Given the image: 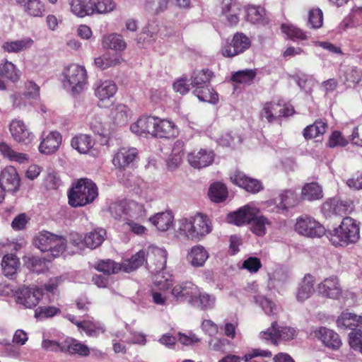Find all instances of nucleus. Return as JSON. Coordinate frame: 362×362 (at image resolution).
Wrapping results in <instances>:
<instances>
[{
  "instance_id": "5701e85b",
  "label": "nucleus",
  "mask_w": 362,
  "mask_h": 362,
  "mask_svg": "<svg viewBox=\"0 0 362 362\" xmlns=\"http://www.w3.org/2000/svg\"><path fill=\"white\" fill-rule=\"evenodd\" d=\"M147 264L149 263L156 266V270H163L165 267L167 254L165 250L158 247L149 248L146 252Z\"/></svg>"
},
{
  "instance_id": "c756f323",
  "label": "nucleus",
  "mask_w": 362,
  "mask_h": 362,
  "mask_svg": "<svg viewBox=\"0 0 362 362\" xmlns=\"http://www.w3.org/2000/svg\"><path fill=\"white\" fill-rule=\"evenodd\" d=\"M0 153L4 158L11 162H17L21 164L28 160V154L16 151L5 141L0 142Z\"/></svg>"
},
{
  "instance_id": "a211bd4d",
  "label": "nucleus",
  "mask_w": 362,
  "mask_h": 362,
  "mask_svg": "<svg viewBox=\"0 0 362 362\" xmlns=\"http://www.w3.org/2000/svg\"><path fill=\"white\" fill-rule=\"evenodd\" d=\"M214 158L212 151L200 149L198 152H192L188 154L189 163L194 168H202L211 165Z\"/></svg>"
},
{
  "instance_id": "f03ea898",
  "label": "nucleus",
  "mask_w": 362,
  "mask_h": 362,
  "mask_svg": "<svg viewBox=\"0 0 362 362\" xmlns=\"http://www.w3.org/2000/svg\"><path fill=\"white\" fill-rule=\"evenodd\" d=\"M212 231V225L209 217L197 213L189 218L180 221L177 233L187 240L199 241Z\"/></svg>"
},
{
  "instance_id": "ea45409f",
  "label": "nucleus",
  "mask_w": 362,
  "mask_h": 362,
  "mask_svg": "<svg viewBox=\"0 0 362 362\" xmlns=\"http://www.w3.org/2000/svg\"><path fill=\"white\" fill-rule=\"evenodd\" d=\"M94 267L98 272H103L106 275L117 274L120 271H122L121 264L117 263L110 259L98 261Z\"/></svg>"
},
{
  "instance_id": "473e14b6",
  "label": "nucleus",
  "mask_w": 362,
  "mask_h": 362,
  "mask_svg": "<svg viewBox=\"0 0 362 362\" xmlns=\"http://www.w3.org/2000/svg\"><path fill=\"white\" fill-rule=\"evenodd\" d=\"M318 293L331 298H337L340 294L337 279L334 277L329 278L318 284Z\"/></svg>"
},
{
  "instance_id": "37998d69",
  "label": "nucleus",
  "mask_w": 362,
  "mask_h": 362,
  "mask_svg": "<svg viewBox=\"0 0 362 362\" xmlns=\"http://www.w3.org/2000/svg\"><path fill=\"white\" fill-rule=\"evenodd\" d=\"M191 264L194 267H202L209 257V254L202 245L194 246L188 255Z\"/></svg>"
},
{
  "instance_id": "7c9ffc66",
  "label": "nucleus",
  "mask_w": 362,
  "mask_h": 362,
  "mask_svg": "<svg viewBox=\"0 0 362 362\" xmlns=\"http://www.w3.org/2000/svg\"><path fill=\"white\" fill-rule=\"evenodd\" d=\"M149 221L158 230L166 231L173 226L174 216L171 211H166L156 214Z\"/></svg>"
},
{
  "instance_id": "e433bc0d",
  "label": "nucleus",
  "mask_w": 362,
  "mask_h": 362,
  "mask_svg": "<svg viewBox=\"0 0 362 362\" xmlns=\"http://www.w3.org/2000/svg\"><path fill=\"white\" fill-rule=\"evenodd\" d=\"M144 262L147 264L146 255V252L141 250L130 259L124 260L121 266H122V271L129 273L142 266Z\"/></svg>"
},
{
  "instance_id": "aec40b11",
  "label": "nucleus",
  "mask_w": 362,
  "mask_h": 362,
  "mask_svg": "<svg viewBox=\"0 0 362 362\" xmlns=\"http://www.w3.org/2000/svg\"><path fill=\"white\" fill-rule=\"evenodd\" d=\"M177 133V128L173 122L156 117L153 137L170 139L175 137Z\"/></svg>"
},
{
  "instance_id": "49530a36",
  "label": "nucleus",
  "mask_w": 362,
  "mask_h": 362,
  "mask_svg": "<svg viewBox=\"0 0 362 362\" xmlns=\"http://www.w3.org/2000/svg\"><path fill=\"white\" fill-rule=\"evenodd\" d=\"M213 77L214 73L209 69L194 71L191 77V85L193 88H195L208 84Z\"/></svg>"
},
{
  "instance_id": "a878e982",
  "label": "nucleus",
  "mask_w": 362,
  "mask_h": 362,
  "mask_svg": "<svg viewBox=\"0 0 362 362\" xmlns=\"http://www.w3.org/2000/svg\"><path fill=\"white\" fill-rule=\"evenodd\" d=\"M34 44L30 37L5 42L1 47L4 52L8 53H19L30 49Z\"/></svg>"
},
{
  "instance_id": "338daca9",
  "label": "nucleus",
  "mask_w": 362,
  "mask_h": 362,
  "mask_svg": "<svg viewBox=\"0 0 362 362\" xmlns=\"http://www.w3.org/2000/svg\"><path fill=\"white\" fill-rule=\"evenodd\" d=\"M349 344L355 350L362 353V331L357 329L349 334Z\"/></svg>"
},
{
  "instance_id": "680f3d73",
  "label": "nucleus",
  "mask_w": 362,
  "mask_h": 362,
  "mask_svg": "<svg viewBox=\"0 0 362 362\" xmlns=\"http://www.w3.org/2000/svg\"><path fill=\"white\" fill-rule=\"evenodd\" d=\"M262 267L260 259L256 257H250L242 264V268L246 269L251 274L257 273Z\"/></svg>"
},
{
  "instance_id": "cd10ccee",
  "label": "nucleus",
  "mask_w": 362,
  "mask_h": 362,
  "mask_svg": "<svg viewBox=\"0 0 362 362\" xmlns=\"http://www.w3.org/2000/svg\"><path fill=\"white\" fill-rule=\"evenodd\" d=\"M185 155V143L182 140H177L173 146L172 152L167 160L169 169L174 170L182 163Z\"/></svg>"
},
{
  "instance_id": "de8ad7c7",
  "label": "nucleus",
  "mask_w": 362,
  "mask_h": 362,
  "mask_svg": "<svg viewBox=\"0 0 362 362\" xmlns=\"http://www.w3.org/2000/svg\"><path fill=\"white\" fill-rule=\"evenodd\" d=\"M259 214L256 213L248 224L250 225L252 233L258 236H262L266 233V225H269V222L266 217L259 216Z\"/></svg>"
},
{
  "instance_id": "a19ab883",
  "label": "nucleus",
  "mask_w": 362,
  "mask_h": 362,
  "mask_svg": "<svg viewBox=\"0 0 362 362\" xmlns=\"http://www.w3.org/2000/svg\"><path fill=\"white\" fill-rule=\"evenodd\" d=\"M314 283L315 278L313 276L310 274L305 276L297 293V298L299 301L305 300L314 293Z\"/></svg>"
},
{
  "instance_id": "79ce46f5",
  "label": "nucleus",
  "mask_w": 362,
  "mask_h": 362,
  "mask_svg": "<svg viewBox=\"0 0 362 362\" xmlns=\"http://www.w3.org/2000/svg\"><path fill=\"white\" fill-rule=\"evenodd\" d=\"M210 199L216 203H220L226 199L228 197V189L221 182H214L211 185L209 189Z\"/></svg>"
},
{
  "instance_id": "6e6d98bb",
  "label": "nucleus",
  "mask_w": 362,
  "mask_h": 362,
  "mask_svg": "<svg viewBox=\"0 0 362 362\" xmlns=\"http://www.w3.org/2000/svg\"><path fill=\"white\" fill-rule=\"evenodd\" d=\"M256 76V71L252 69L238 71L232 75L233 81L239 83H245L252 81Z\"/></svg>"
},
{
  "instance_id": "6e6552de",
  "label": "nucleus",
  "mask_w": 362,
  "mask_h": 362,
  "mask_svg": "<svg viewBox=\"0 0 362 362\" xmlns=\"http://www.w3.org/2000/svg\"><path fill=\"white\" fill-rule=\"evenodd\" d=\"M250 39L243 33H236L230 43L223 45L221 49V54L225 57H233L239 55L251 46Z\"/></svg>"
},
{
  "instance_id": "20e7f679",
  "label": "nucleus",
  "mask_w": 362,
  "mask_h": 362,
  "mask_svg": "<svg viewBox=\"0 0 362 362\" xmlns=\"http://www.w3.org/2000/svg\"><path fill=\"white\" fill-rule=\"evenodd\" d=\"M67 240L48 231L41 232L35 239V244L42 252H50L53 257H59L66 247Z\"/></svg>"
},
{
  "instance_id": "dca6fc26",
  "label": "nucleus",
  "mask_w": 362,
  "mask_h": 362,
  "mask_svg": "<svg viewBox=\"0 0 362 362\" xmlns=\"http://www.w3.org/2000/svg\"><path fill=\"white\" fill-rule=\"evenodd\" d=\"M256 213H259V209L247 204L235 212L230 213L228 215V221L236 226L248 224Z\"/></svg>"
},
{
  "instance_id": "bf43d9fd",
  "label": "nucleus",
  "mask_w": 362,
  "mask_h": 362,
  "mask_svg": "<svg viewBox=\"0 0 362 362\" xmlns=\"http://www.w3.org/2000/svg\"><path fill=\"white\" fill-rule=\"evenodd\" d=\"M83 331L85 332L87 336L91 337H96L100 333H104L105 332V329L101 325V324L98 322L86 320Z\"/></svg>"
},
{
  "instance_id": "a18cd8bd",
  "label": "nucleus",
  "mask_w": 362,
  "mask_h": 362,
  "mask_svg": "<svg viewBox=\"0 0 362 362\" xmlns=\"http://www.w3.org/2000/svg\"><path fill=\"white\" fill-rule=\"evenodd\" d=\"M0 76L16 82L20 79L21 74L15 64L6 60L0 64Z\"/></svg>"
},
{
  "instance_id": "4be33fe9",
  "label": "nucleus",
  "mask_w": 362,
  "mask_h": 362,
  "mask_svg": "<svg viewBox=\"0 0 362 362\" xmlns=\"http://www.w3.org/2000/svg\"><path fill=\"white\" fill-rule=\"evenodd\" d=\"M71 13L78 18H84L94 13L91 0H69Z\"/></svg>"
},
{
  "instance_id": "603ef678",
  "label": "nucleus",
  "mask_w": 362,
  "mask_h": 362,
  "mask_svg": "<svg viewBox=\"0 0 362 362\" xmlns=\"http://www.w3.org/2000/svg\"><path fill=\"white\" fill-rule=\"evenodd\" d=\"M127 199H123L110 206V212L112 217L116 219H127L126 214L127 210Z\"/></svg>"
},
{
  "instance_id": "4d7b16f0",
  "label": "nucleus",
  "mask_w": 362,
  "mask_h": 362,
  "mask_svg": "<svg viewBox=\"0 0 362 362\" xmlns=\"http://www.w3.org/2000/svg\"><path fill=\"white\" fill-rule=\"evenodd\" d=\"M120 63L119 59L117 57L103 56L95 59V64L100 69H106L111 66H117Z\"/></svg>"
},
{
  "instance_id": "3c124183",
  "label": "nucleus",
  "mask_w": 362,
  "mask_h": 362,
  "mask_svg": "<svg viewBox=\"0 0 362 362\" xmlns=\"http://www.w3.org/2000/svg\"><path fill=\"white\" fill-rule=\"evenodd\" d=\"M222 10L227 17L228 21L230 25H235L239 22L238 13L234 10L236 6L233 4V0H223Z\"/></svg>"
},
{
  "instance_id": "f3484780",
  "label": "nucleus",
  "mask_w": 362,
  "mask_h": 362,
  "mask_svg": "<svg viewBox=\"0 0 362 362\" xmlns=\"http://www.w3.org/2000/svg\"><path fill=\"white\" fill-rule=\"evenodd\" d=\"M0 184L5 192H15L18 190L20 177L13 166H7L1 171Z\"/></svg>"
},
{
  "instance_id": "412c9836",
  "label": "nucleus",
  "mask_w": 362,
  "mask_h": 362,
  "mask_svg": "<svg viewBox=\"0 0 362 362\" xmlns=\"http://www.w3.org/2000/svg\"><path fill=\"white\" fill-rule=\"evenodd\" d=\"M62 349L65 354L78 355L81 357H88L90 354V349L88 345L72 337L65 339V344Z\"/></svg>"
},
{
  "instance_id": "f704fd0d",
  "label": "nucleus",
  "mask_w": 362,
  "mask_h": 362,
  "mask_svg": "<svg viewBox=\"0 0 362 362\" xmlns=\"http://www.w3.org/2000/svg\"><path fill=\"white\" fill-rule=\"evenodd\" d=\"M246 19L252 23L266 24L268 21L265 16L264 8L258 6L247 5L245 6Z\"/></svg>"
},
{
  "instance_id": "0e129e2a",
  "label": "nucleus",
  "mask_w": 362,
  "mask_h": 362,
  "mask_svg": "<svg viewBox=\"0 0 362 362\" xmlns=\"http://www.w3.org/2000/svg\"><path fill=\"white\" fill-rule=\"evenodd\" d=\"M301 197L308 201L317 199V183L313 182L305 185L302 189Z\"/></svg>"
},
{
  "instance_id": "58836bf2",
  "label": "nucleus",
  "mask_w": 362,
  "mask_h": 362,
  "mask_svg": "<svg viewBox=\"0 0 362 362\" xmlns=\"http://www.w3.org/2000/svg\"><path fill=\"white\" fill-rule=\"evenodd\" d=\"M20 265L19 259L13 254L4 255L1 262L3 274L6 276H13L16 274Z\"/></svg>"
},
{
  "instance_id": "b1692460",
  "label": "nucleus",
  "mask_w": 362,
  "mask_h": 362,
  "mask_svg": "<svg viewBox=\"0 0 362 362\" xmlns=\"http://www.w3.org/2000/svg\"><path fill=\"white\" fill-rule=\"evenodd\" d=\"M316 228V221L308 216L299 218L295 225V229L298 233L308 237H315L317 235Z\"/></svg>"
},
{
  "instance_id": "6ab92c4d",
  "label": "nucleus",
  "mask_w": 362,
  "mask_h": 362,
  "mask_svg": "<svg viewBox=\"0 0 362 362\" xmlns=\"http://www.w3.org/2000/svg\"><path fill=\"white\" fill-rule=\"evenodd\" d=\"M156 117L141 116L130 126L131 131L137 134H148L153 136Z\"/></svg>"
},
{
  "instance_id": "c9c22d12",
  "label": "nucleus",
  "mask_w": 362,
  "mask_h": 362,
  "mask_svg": "<svg viewBox=\"0 0 362 362\" xmlns=\"http://www.w3.org/2000/svg\"><path fill=\"white\" fill-rule=\"evenodd\" d=\"M193 93L200 101L216 103L218 100V94L209 83L194 88Z\"/></svg>"
},
{
  "instance_id": "9d476101",
  "label": "nucleus",
  "mask_w": 362,
  "mask_h": 362,
  "mask_svg": "<svg viewBox=\"0 0 362 362\" xmlns=\"http://www.w3.org/2000/svg\"><path fill=\"white\" fill-rule=\"evenodd\" d=\"M199 293V287L189 281L176 284L171 290V294L176 301L182 303L187 301L194 303L195 296Z\"/></svg>"
},
{
  "instance_id": "4468645a",
  "label": "nucleus",
  "mask_w": 362,
  "mask_h": 362,
  "mask_svg": "<svg viewBox=\"0 0 362 362\" xmlns=\"http://www.w3.org/2000/svg\"><path fill=\"white\" fill-rule=\"evenodd\" d=\"M9 131L13 140L19 144H29L33 135L25 122L20 119H13L9 125Z\"/></svg>"
},
{
  "instance_id": "c85d7f7f",
  "label": "nucleus",
  "mask_w": 362,
  "mask_h": 362,
  "mask_svg": "<svg viewBox=\"0 0 362 362\" xmlns=\"http://www.w3.org/2000/svg\"><path fill=\"white\" fill-rule=\"evenodd\" d=\"M127 221L136 220L143 221L147 215L144 205L133 200H127Z\"/></svg>"
},
{
  "instance_id": "1a4fd4ad",
  "label": "nucleus",
  "mask_w": 362,
  "mask_h": 362,
  "mask_svg": "<svg viewBox=\"0 0 362 362\" xmlns=\"http://www.w3.org/2000/svg\"><path fill=\"white\" fill-rule=\"evenodd\" d=\"M43 296V291L37 286H23L16 291V303L25 308H35Z\"/></svg>"
},
{
  "instance_id": "5fc2aeb1",
  "label": "nucleus",
  "mask_w": 362,
  "mask_h": 362,
  "mask_svg": "<svg viewBox=\"0 0 362 362\" xmlns=\"http://www.w3.org/2000/svg\"><path fill=\"white\" fill-rule=\"evenodd\" d=\"M281 30L285 33L291 40H303L307 38L305 33L301 29L293 25H281Z\"/></svg>"
},
{
  "instance_id": "bb28decb",
  "label": "nucleus",
  "mask_w": 362,
  "mask_h": 362,
  "mask_svg": "<svg viewBox=\"0 0 362 362\" xmlns=\"http://www.w3.org/2000/svg\"><path fill=\"white\" fill-rule=\"evenodd\" d=\"M94 141L91 136L86 134L75 135L71 140V147L80 153H87L93 148Z\"/></svg>"
},
{
  "instance_id": "0eeeda50",
  "label": "nucleus",
  "mask_w": 362,
  "mask_h": 362,
  "mask_svg": "<svg viewBox=\"0 0 362 362\" xmlns=\"http://www.w3.org/2000/svg\"><path fill=\"white\" fill-rule=\"evenodd\" d=\"M63 74L74 93H81L87 84V71L84 66L71 64L65 69Z\"/></svg>"
},
{
  "instance_id": "f8f14e48",
  "label": "nucleus",
  "mask_w": 362,
  "mask_h": 362,
  "mask_svg": "<svg viewBox=\"0 0 362 362\" xmlns=\"http://www.w3.org/2000/svg\"><path fill=\"white\" fill-rule=\"evenodd\" d=\"M231 182L246 192L257 194L263 189V185L259 180L248 177L244 173L236 170L230 177Z\"/></svg>"
},
{
  "instance_id": "e2e57ef3",
  "label": "nucleus",
  "mask_w": 362,
  "mask_h": 362,
  "mask_svg": "<svg viewBox=\"0 0 362 362\" xmlns=\"http://www.w3.org/2000/svg\"><path fill=\"white\" fill-rule=\"evenodd\" d=\"M354 209L353 203L349 200L335 199L336 216H343L350 214Z\"/></svg>"
},
{
  "instance_id": "7ed1b4c3",
  "label": "nucleus",
  "mask_w": 362,
  "mask_h": 362,
  "mask_svg": "<svg viewBox=\"0 0 362 362\" xmlns=\"http://www.w3.org/2000/svg\"><path fill=\"white\" fill-rule=\"evenodd\" d=\"M98 196L96 184L84 177L77 180L68 192L69 204L72 207H81L91 204Z\"/></svg>"
},
{
  "instance_id": "4c0bfd02",
  "label": "nucleus",
  "mask_w": 362,
  "mask_h": 362,
  "mask_svg": "<svg viewBox=\"0 0 362 362\" xmlns=\"http://www.w3.org/2000/svg\"><path fill=\"white\" fill-rule=\"evenodd\" d=\"M110 117L114 124L124 125L128 122L130 117V110L124 104H118L111 110Z\"/></svg>"
},
{
  "instance_id": "774afa93",
  "label": "nucleus",
  "mask_w": 362,
  "mask_h": 362,
  "mask_svg": "<svg viewBox=\"0 0 362 362\" xmlns=\"http://www.w3.org/2000/svg\"><path fill=\"white\" fill-rule=\"evenodd\" d=\"M90 128L93 132L100 136H106L108 134V129L106 128L102 119L99 117H95L90 122Z\"/></svg>"
},
{
  "instance_id": "2eb2a0df",
  "label": "nucleus",
  "mask_w": 362,
  "mask_h": 362,
  "mask_svg": "<svg viewBox=\"0 0 362 362\" xmlns=\"http://www.w3.org/2000/svg\"><path fill=\"white\" fill-rule=\"evenodd\" d=\"M62 141V136L57 131H52L47 134H43L39 145V151L45 155L54 153L59 148Z\"/></svg>"
},
{
  "instance_id": "2f4dec72",
  "label": "nucleus",
  "mask_w": 362,
  "mask_h": 362,
  "mask_svg": "<svg viewBox=\"0 0 362 362\" xmlns=\"http://www.w3.org/2000/svg\"><path fill=\"white\" fill-rule=\"evenodd\" d=\"M320 339L323 344L332 349H337L340 347L341 342L337 333L326 327H321L318 330Z\"/></svg>"
},
{
  "instance_id": "f257e3e1",
  "label": "nucleus",
  "mask_w": 362,
  "mask_h": 362,
  "mask_svg": "<svg viewBox=\"0 0 362 362\" xmlns=\"http://www.w3.org/2000/svg\"><path fill=\"white\" fill-rule=\"evenodd\" d=\"M324 236L333 245H348L355 243L359 240V226L356 220L349 216L344 218L340 225L332 230L325 229L318 223V238Z\"/></svg>"
},
{
  "instance_id": "39448f33",
  "label": "nucleus",
  "mask_w": 362,
  "mask_h": 362,
  "mask_svg": "<svg viewBox=\"0 0 362 362\" xmlns=\"http://www.w3.org/2000/svg\"><path fill=\"white\" fill-rule=\"evenodd\" d=\"M297 335V329L290 326H279L275 319L267 331L259 333V337L267 342L278 345L281 341H290Z\"/></svg>"
},
{
  "instance_id": "423d86ee",
  "label": "nucleus",
  "mask_w": 362,
  "mask_h": 362,
  "mask_svg": "<svg viewBox=\"0 0 362 362\" xmlns=\"http://www.w3.org/2000/svg\"><path fill=\"white\" fill-rule=\"evenodd\" d=\"M295 112L293 107L282 100H272L263 104L260 117L265 118L269 123H272L281 117H287Z\"/></svg>"
},
{
  "instance_id": "13d9d810",
  "label": "nucleus",
  "mask_w": 362,
  "mask_h": 362,
  "mask_svg": "<svg viewBox=\"0 0 362 362\" xmlns=\"http://www.w3.org/2000/svg\"><path fill=\"white\" fill-rule=\"evenodd\" d=\"M94 13H106L113 11L116 6L112 0H98L97 2H92Z\"/></svg>"
},
{
  "instance_id": "09e8293b",
  "label": "nucleus",
  "mask_w": 362,
  "mask_h": 362,
  "mask_svg": "<svg viewBox=\"0 0 362 362\" xmlns=\"http://www.w3.org/2000/svg\"><path fill=\"white\" fill-rule=\"evenodd\" d=\"M103 46L105 48H110L115 50H123L125 49L127 45L121 35L117 34H110L103 37Z\"/></svg>"
},
{
  "instance_id": "c03bdc74",
  "label": "nucleus",
  "mask_w": 362,
  "mask_h": 362,
  "mask_svg": "<svg viewBox=\"0 0 362 362\" xmlns=\"http://www.w3.org/2000/svg\"><path fill=\"white\" fill-rule=\"evenodd\" d=\"M106 235V230L103 228L94 230L85 236L86 247L90 249H95L100 246L105 240Z\"/></svg>"
},
{
  "instance_id": "052dcab7",
  "label": "nucleus",
  "mask_w": 362,
  "mask_h": 362,
  "mask_svg": "<svg viewBox=\"0 0 362 362\" xmlns=\"http://www.w3.org/2000/svg\"><path fill=\"white\" fill-rule=\"evenodd\" d=\"M60 313V310L54 306H40L35 311L36 318L52 317Z\"/></svg>"
},
{
  "instance_id": "393cba45",
  "label": "nucleus",
  "mask_w": 362,
  "mask_h": 362,
  "mask_svg": "<svg viewBox=\"0 0 362 362\" xmlns=\"http://www.w3.org/2000/svg\"><path fill=\"white\" fill-rule=\"evenodd\" d=\"M17 4L23 7L24 11L32 17H42L45 6L40 0H16Z\"/></svg>"
},
{
  "instance_id": "69168bd1",
  "label": "nucleus",
  "mask_w": 362,
  "mask_h": 362,
  "mask_svg": "<svg viewBox=\"0 0 362 362\" xmlns=\"http://www.w3.org/2000/svg\"><path fill=\"white\" fill-rule=\"evenodd\" d=\"M346 81L353 84H362V71L356 67L349 69L345 74Z\"/></svg>"
},
{
  "instance_id": "ddd939ff",
  "label": "nucleus",
  "mask_w": 362,
  "mask_h": 362,
  "mask_svg": "<svg viewBox=\"0 0 362 362\" xmlns=\"http://www.w3.org/2000/svg\"><path fill=\"white\" fill-rule=\"evenodd\" d=\"M117 91V86L111 80L100 81L95 88V95L98 99L100 107H106L110 103V99L114 97Z\"/></svg>"
},
{
  "instance_id": "8fccbe9b",
  "label": "nucleus",
  "mask_w": 362,
  "mask_h": 362,
  "mask_svg": "<svg viewBox=\"0 0 362 362\" xmlns=\"http://www.w3.org/2000/svg\"><path fill=\"white\" fill-rule=\"evenodd\" d=\"M215 300V297L207 293H202L199 291V293L195 296L194 303L191 304L197 305L202 310H206L212 308Z\"/></svg>"
},
{
  "instance_id": "72a5a7b5",
  "label": "nucleus",
  "mask_w": 362,
  "mask_h": 362,
  "mask_svg": "<svg viewBox=\"0 0 362 362\" xmlns=\"http://www.w3.org/2000/svg\"><path fill=\"white\" fill-rule=\"evenodd\" d=\"M338 327L349 328L354 331L356 328L362 325V316H358L354 313L343 312L337 320Z\"/></svg>"
},
{
  "instance_id": "864d4df0",
  "label": "nucleus",
  "mask_w": 362,
  "mask_h": 362,
  "mask_svg": "<svg viewBox=\"0 0 362 362\" xmlns=\"http://www.w3.org/2000/svg\"><path fill=\"white\" fill-rule=\"evenodd\" d=\"M298 204L297 195L291 191H285L280 195L279 206L282 209L287 210L288 208L294 207Z\"/></svg>"
},
{
  "instance_id": "9b49d317",
  "label": "nucleus",
  "mask_w": 362,
  "mask_h": 362,
  "mask_svg": "<svg viewBox=\"0 0 362 362\" xmlns=\"http://www.w3.org/2000/svg\"><path fill=\"white\" fill-rule=\"evenodd\" d=\"M138 157L139 152L136 148L121 147L115 153L112 164L120 172H122L133 165Z\"/></svg>"
}]
</instances>
